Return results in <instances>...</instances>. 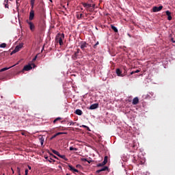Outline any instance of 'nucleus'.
Masks as SVG:
<instances>
[{"label": "nucleus", "instance_id": "obj_53", "mask_svg": "<svg viewBox=\"0 0 175 175\" xmlns=\"http://www.w3.org/2000/svg\"><path fill=\"white\" fill-rule=\"evenodd\" d=\"M86 162H88V163H91V161H88V160H87Z\"/></svg>", "mask_w": 175, "mask_h": 175}, {"label": "nucleus", "instance_id": "obj_50", "mask_svg": "<svg viewBox=\"0 0 175 175\" xmlns=\"http://www.w3.org/2000/svg\"><path fill=\"white\" fill-rule=\"evenodd\" d=\"M57 122V120H55V119L53 120V124H55V122Z\"/></svg>", "mask_w": 175, "mask_h": 175}, {"label": "nucleus", "instance_id": "obj_43", "mask_svg": "<svg viewBox=\"0 0 175 175\" xmlns=\"http://www.w3.org/2000/svg\"><path fill=\"white\" fill-rule=\"evenodd\" d=\"M57 136H58V135H57V134H55L54 135H53V137H51V139H54V138L57 137Z\"/></svg>", "mask_w": 175, "mask_h": 175}, {"label": "nucleus", "instance_id": "obj_29", "mask_svg": "<svg viewBox=\"0 0 175 175\" xmlns=\"http://www.w3.org/2000/svg\"><path fill=\"white\" fill-rule=\"evenodd\" d=\"M56 135H57V136H59V135H66V133H61V132H59V133H56Z\"/></svg>", "mask_w": 175, "mask_h": 175}, {"label": "nucleus", "instance_id": "obj_32", "mask_svg": "<svg viewBox=\"0 0 175 175\" xmlns=\"http://www.w3.org/2000/svg\"><path fill=\"white\" fill-rule=\"evenodd\" d=\"M16 170H17L18 174H20V172H21V170L20 169V167H17Z\"/></svg>", "mask_w": 175, "mask_h": 175}, {"label": "nucleus", "instance_id": "obj_31", "mask_svg": "<svg viewBox=\"0 0 175 175\" xmlns=\"http://www.w3.org/2000/svg\"><path fill=\"white\" fill-rule=\"evenodd\" d=\"M50 155L52 157V158H55V159H58V157H57L55 156L54 154L50 153Z\"/></svg>", "mask_w": 175, "mask_h": 175}, {"label": "nucleus", "instance_id": "obj_38", "mask_svg": "<svg viewBox=\"0 0 175 175\" xmlns=\"http://www.w3.org/2000/svg\"><path fill=\"white\" fill-rule=\"evenodd\" d=\"M25 175H28V169L25 170Z\"/></svg>", "mask_w": 175, "mask_h": 175}, {"label": "nucleus", "instance_id": "obj_23", "mask_svg": "<svg viewBox=\"0 0 175 175\" xmlns=\"http://www.w3.org/2000/svg\"><path fill=\"white\" fill-rule=\"evenodd\" d=\"M6 43H2L1 44H0V47L1 49H5V47H6Z\"/></svg>", "mask_w": 175, "mask_h": 175}, {"label": "nucleus", "instance_id": "obj_13", "mask_svg": "<svg viewBox=\"0 0 175 175\" xmlns=\"http://www.w3.org/2000/svg\"><path fill=\"white\" fill-rule=\"evenodd\" d=\"M166 15L167 16V20H169V21H170L172 20V12H170L169 10L165 12Z\"/></svg>", "mask_w": 175, "mask_h": 175}, {"label": "nucleus", "instance_id": "obj_6", "mask_svg": "<svg viewBox=\"0 0 175 175\" xmlns=\"http://www.w3.org/2000/svg\"><path fill=\"white\" fill-rule=\"evenodd\" d=\"M32 69V64H28L23 67V72H28Z\"/></svg>", "mask_w": 175, "mask_h": 175}, {"label": "nucleus", "instance_id": "obj_52", "mask_svg": "<svg viewBox=\"0 0 175 175\" xmlns=\"http://www.w3.org/2000/svg\"><path fill=\"white\" fill-rule=\"evenodd\" d=\"M12 170L13 174H14V170H13V168H12Z\"/></svg>", "mask_w": 175, "mask_h": 175}, {"label": "nucleus", "instance_id": "obj_55", "mask_svg": "<svg viewBox=\"0 0 175 175\" xmlns=\"http://www.w3.org/2000/svg\"><path fill=\"white\" fill-rule=\"evenodd\" d=\"M20 0H16V2H19Z\"/></svg>", "mask_w": 175, "mask_h": 175}, {"label": "nucleus", "instance_id": "obj_12", "mask_svg": "<svg viewBox=\"0 0 175 175\" xmlns=\"http://www.w3.org/2000/svg\"><path fill=\"white\" fill-rule=\"evenodd\" d=\"M116 75L120 77H124V75H122V72L120 68L116 69Z\"/></svg>", "mask_w": 175, "mask_h": 175}, {"label": "nucleus", "instance_id": "obj_3", "mask_svg": "<svg viewBox=\"0 0 175 175\" xmlns=\"http://www.w3.org/2000/svg\"><path fill=\"white\" fill-rule=\"evenodd\" d=\"M23 46H24V44H23V43L19 44L18 45H17L15 47L14 50L12 51L11 54H14L16 53H18V51H20V50H21V49H23Z\"/></svg>", "mask_w": 175, "mask_h": 175}, {"label": "nucleus", "instance_id": "obj_30", "mask_svg": "<svg viewBox=\"0 0 175 175\" xmlns=\"http://www.w3.org/2000/svg\"><path fill=\"white\" fill-rule=\"evenodd\" d=\"M83 128H85L88 131H91L90 130V127H88V126L85 125H82Z\"/></svg>", "mask_w": 175, "mask_h": 175}, {"label": "nucleus", "instance_id": "obj_56", "mask_svg": "<svg viewBox=\"0 0 175 175\" xmlns=\"http://www.w3.org/2000/svg\"><path fill=\"white\" fill-rule=\"evenodd\" d=\"M50 1V2H53V0H49Z\"/></svg>", "mask_w": 175, "mask_h": 175}, {"label": "nucleus", "instance_id": "obj_48", "mask_svg": "<svg viewBox=\"0 0 175 175\" xmlns=\"http://www.w3.org/2000/svg\"><path fill=\"white\" fill-rule=\"evenodd\" d=\"M28 169H29V170H31L32 169V167H31V166L28 165Z\"/></svg>", "mask_w": 175, "mask_h": 175}, {"label": "nucleus", "instance_id": "obj_16", "mask_svg": "<svg viewBox=\"0 0 175 175\" xmlns=\"http://www.w3.org/2000/svg\"><path fill=\"white\" fill-rule=\"evenodd\" d=\"M39 140L41 144V146H43V143H44V138L42 136L39 137Z\"/></svg>", "mask_w": 175, "mask_h": 175}, {"label": "nucleus", "instance_id": "obj_24", "mask_svg": "<svg viewBox=\"0 0 175 175\" xmlns=\"http://www.w3.org/2000/svg\"><path fill=\"white\" fill-rule=\"evenodd\" d=\"M107 156H105V157H104V161H103V163H104V164H105L106 165V163H107Z\"/></svg>", "mask_w": 175, "mask_h": 175}, {"label": "nucleus", "instance_id": "obj_33", "mask_svg": "<svg viewBox=\"0 0 175 175\" xmlns=\"http://www.w3.org/2000/svg\"><path fill=\"white\" fill-rule=\"evenodd\" d=\"M99 44V42H97L94 45V49H96V46Z\"/></svg>", "mask_w": 175, "mask_h": 175}, {"label": "nucleus", "instance_id": "obj_11", "mask_svg": "<svg viewBox=\"0 0 175 175\" xmlns=\"http://www.w3.org/2000/svg\"><path fill=\"white\" fill-rule=\"evenodd\" d=\"M83 7L85 8L86 10H88L90 8H92V5L87 3H82Z\"/></svg>", "mask_w": 175, "mask_h": 175}, {"label": "nucleus", "instance_id": "obj_42", "mask_svg": "<svg viewBox=\"0 0 175 175\" xmlns=\"http://www.w3.org/2000/svg\"><path fill=\"white\" fill-rule=\"evenodd\" d=\"M5 8H6L7 9H9V4L6 3L5 5Z\"/></svg>", "mask_w": 175, "mask_h": 175}, {"label": "nucleus", "instance_id": "obj_60", "mask_svg": "<svg viewBox=\"0 0 175 175\" xmlns=\"http://www.w3.org/2000/svg\"><path fill=\"white\" fill-rule=\"evenodd\" d=\"M91 10H92V9L90 10V12H91Z\"/></svg>", "mask_w": 175, "mask_h": 175}, {"label": "nucleus", "instance_id": "obj_19", "mask_svg": "<svg viewBox=\"0 0 175 175\" xmlns=\"http://www.w3.org/2000/svg\"><path fill=\"white\" fill-rule=\"evenodd\" d=\"M52 152H53V154H55V155H57V157L59 155V152L54 149L51 150Z\"/></svg>", "mask_w": 175, "mask_h": 175}, {"label": "nucleus", "instance_id": "obj_58", "mask_svg": "<svg viewBox=\"0 0 175 175\" xmlns=\"http://www.w3.org/2000/svg\"><path fill=\"white\" fill-rule=\"evenodd\" d=\"M10 68H10H13V66H11V67H9Z\"/></svg>", "mask_w": 175, "mask_h": 175}, {"label": "nucleus", "instance_id": "obj_47", "mask_svg": "<svg viewBox=\"0 0 175 175\" xmlns=\"http://www.w3.org/2000/svg\"><path fill=\"white\" fill-rule=\"evenodd\" d=\"M148 96H150V95L147 94L146 96H145V99L148 98Z\"/></svg>", "mask_w": 175, "mask_h": 175}, {"label": "nucleus", "instance_id": "obj_41", "mask_svg": "<svg viewBox=\"0 0 175 175\" xmlns=\"http://www.w3.org/2000/svg\"><path fill=\"white\" fill-rule=\"evenodd\" d=\"M60 120H62V118H57L55 119V121H60Z\"/></svg>", "mask_w": 175, "mask_h": 175}, {"label": "nucleus", "instance_id": "obj_20", "mask_svg": "<svg viewBox=\"0 0 175 175\" xmlns=\"http://www.w3.org/2000/svg\"><path fill=\"white\" fill-rule=\"evenodd\" d=\"M45 159L48 160L49 162H51V161H53V162H55V161H54L51 157H45Z\"/></svg>", "mask_w": 175, "mask_h": 175}, {"label": "nucleus", "instance_id": "obj_51", "mask_svg": "<svg viewBox=\"0 0 175 175\" xmlns=\"http://www.w3.org/2000/svg\"><path fill=\"white\" fill-rule=\"evenodd\" d=\"M9 1V0H5L4 2H6L8 3V2Z\"/></svg>", "mask_w": 175, "mask_h": 175}, {"label": "nucleus", "instance_id": "obj_2", "mask_svg": "<svg viewBox=\"0 0 175 175\" xmlns=\"http://www.w3.org/2000/svg\"><path fill=\"white\" fill-rule=\"evenodd\" d=\"M76 50L77 51L72 55V59H73L74 61H76V59L79 58H81V51H80L79 49H77Z\"/></svg>", "mask_w": 175, "mask_h": 175}, {"label": "nucleus", "instance_id": "obj_34", "mask_svg": "<svg viewBox=\"0 0 175 175\" xmlns=\"http://www.w3.org/2000/svg\"><path fill=\"white\" fill-rule=\"evenodd\" d=\"M81 161H82V162H87V159L82 158V159H81Z\"/></svg>", "mask_w": 175, "mask_h": 175}, {"label": "nucleus", "instance_id": "obj_10", "mask_svg": "<svg viewBox=\"0 0 175 175\" xmlns=\"http://www.w3.org/2000/svg\"><path fill=\"white\" fill-rule=\"evenodd\" d=\"M107 169H109V167H107V166H104L103 168H101L100 170H98L96 173V174H99V173H100V172H106V170H107Z\"/></svg>", "mask_w": 175, "mask_h": 175}, {"label": "nucleus", "instance_id": "obj_45", "mask_svg": "<svg viewBox=\"0 0 175 175\" xmlns=\"http://www.w3.org/2000/svg\"><path fill=\"white\" fill-rule=\"evenodd\" d=\"M139 72H140L139 70H137L134 71L135 73H139Z\"/></svg>", "mask_w": 175, "mask_h": 175}, {"label": "nucleus", "instance_id": "obj_35", "mask_svg": "<svg viewBox=\"0 0 175 175\" xmlns=\"http://www.w3.org/2000/svg\"><path fill=\"white\" fill-rule=\"evenodd\" d=\"M76 167H77L78 169H81V165L77 164V165H76Z\"/></svg>", "mask_w": 175, "mask_h": 175}, {"label": "nucleus", "instance_id": "obj_1", "mask_svg": "<svg viewBox=\"0 0 175 175\" xmlns=\"http://www.w3.org/2000/svg\"><path fill=\"white\" fill-rule=\"evenodd\" d=\"M65 39V34L59 33L57 34L55 40L57 43H59V46L64 44V40Z\"/></svg>", "mask_w": 175, "mask_h": 175}, {"label": "nucleus", "instance_id": "obj_17", "mask_svg": "<svg viewBox=\"0 0 175 175\" xmlns=\"http://www.w3.org/2000/svg\"><path fill=\"white\" fill-rule=\"evenodd\" d=\"M111 28L113 29V31H114V32H118V29L114 25H111Z\"/></svg>", "mask_w": 175, "mask_h": 175}, {"label": "nucleus", "instance_id": "obj_26", "mask_svg": "<svg viewBox=\"0 0 175 175\" xmlns=\"http://www.w3.org/2000/svg\"><path fill=\"white\" fill-rule=\"evenodd\" d=\"M70 151H77V148L71 146L70 147Z\"/></svg>", "mask_w": 175, "mask_h": 175}, {"label": "nucleus", "instance_id": "obj_39", "mask_svg": "<svg viewBox=\"0 0 175 175\" xmlns=\"http://www.w3.org/2000/svg\"><path fill=\"white\" fill-rule=\"evenodd\" d=\"M83 14H80V16L77 15V18H81Z\"/></svg>", "mask_w": 175, "mask_h": 175}, {"label": "nucleus", "instance_id": "obj_44", "mask_svg": "<svg viewBox=\"0 0 175 175\" xmlns=\"http://www.w3.org/2000/svg\"><path fill=\"white\" fill-rule=\"evenodd\" d=\"M75 123L73 122H70V125H72V126H73V125H75Z\"/></svg>", "mask_w": 175, "mask_h": 175}, {"label": "nucleus", "instance_id": "obj_49", "mask_svg": "<svg viewBox=\"0 0 175 175\" xmlns=\"http://www.w3.org/2000/svg\"><path fill=\"white\" fill-rule=\"evenodd\" d=\"M131 75H135V71L131 72Z\"/></svg>", "mask_w": 175, "mask_h": 175}, {"label": "nucleus", "instance_id": "obj_36", "mask_svg": "<svg viewBox=\"0 0 175 175\" xmlns=\"http://www.w3.org/2000/svg\"><path fill=\"white\" fill-rule=\"evenodd\" d=\"M36 58H38V55H36V56H35V57H33V59H32V62H35V61H36Z\"/></svg>", "mask_w": 175, "mask_h": 175}, {"label": "nucleus", "instance_id": "obj_15", "mask_svg": "<svg viewBox=\"0 0 175 175\" xmlns=\"http://www.w3.org/2000/svg\"><path fill=\"white\" fill-rule=\"evenodd\" d=\"M75 114H77V116H82L83 111H81V109H77L75 111Z\"/></svg>", "mask_w": 175, "mask_h": 175}, {"label": "nucleus", "instance_id": "obj_9", "mask_svg": "<svg viewBox=\"0 0 175 175\" xmlns=\"http://www.w3.org/2000/svg\"><path fill=\"white\" fill-rule=\"evenodd\" d=\"M98 106H99V104L94 103V104L90 105L89 109H90V110H95V109H98Z\"/></svg>", "mask_w": 175, "mask_h": 175}, {"label": "nucleus", "instance_id": "obj_27", "mask_svg": "<svg viewBox=\"0 0 175 175\" xmlns=\"http://www.w3.org/2000/svg\"><path fill=\"white\" fill-rule=\"evenodd\" d=\"M68 167H69V170H70L71 172H72V170L75 169V167L73 166H72L71 165H69Z\"/></svg>", "mask_w": 175, "mask_h": 175}, {"label": "nucleus", "instance_id": "obj_14", "mask_svg": "<svg viewBox=\"0 0 175 175\" xmlns=\"http://www.w3.org/2000/svg\"><path fill=\"white\" fill-rule=\"evenodd\" d=\"M138 103H139V98L135 97V98L133 99L132 104H133V105H137Z\"/></svg>", "mask_w": 175, "mask_h": 175}, {"label": "nucleus", "instance_id": "obj_18", "mask_svg": "<svg viewBox=\"0 0 175 175\" xmlns=\"http://www.w3.org/2000/svg\"><path fill=\"white\" fill-rule=\"evenodd\" d=\"M59 158H62V159H64V161H68V159L66 158V157H65V155H62L61 154H59Z\"/></svg>", "mask_w": 175, "mask_h": 175}, {"label": "nucleus", "instance_id": "obj_37", "mask_svg": "<svg viewBox=\"0 0 175 175\" xmlns=\"http://www.w3.org/2000/svg\"><path fill=\"white\" fill-rule=\"evenodd\" d=\"M72 172L75 173H79V171L76 169V168H74V170H72Z\"/></svg>", "mask_w": 175, "mask_h": 175}, {"label": "nucleus", "instance_id": "obj_46", "mask_svg": "<svg viewBox=\"0 0 175 175\" xmlns=\"http://www.w3.org/2000/svg\"><path fill=\"white\" fill-rule=\"evenodd\" d=\"M92 8L93 10L95 9V4H92Z\"/></svg>", "mask_w": 175, "mask_h": 175}, {"label": "nucleus", "instance_id": "obj_28", "mask_svg": "<svg viewBox=\"0 0 175 175\" xmlns=\"http://www.w3.org/2000/svg\"><path fill=\"white\" fill-rule=\"evenodd\" d=\"M16 10L18 11V8L20 7V3L18 1H16Z\"/></svg>", "mask_w": 175, "mask_h": 175}, {"label": "nucleus", "instance_id": "obj_5", "mask_svg": "<svg viewBox=\"0 0 175 175\" xmlns=\"http://www.w3.org/2000/svg\"><path fill=\"white\" fill-rule=\"evenodd\" d=\"M26 23H28L30 31H31V32H33L35 31V25L33 24V23L28 20L26 21Z\"/></svg>", "mask_w": 175, "mask_h": 175}, {"label": "nucleus", "instance_id": "obj_22", "mask_svg": "<svg viewBox=\"0 0 175 175\" xmlns=\"http://www.w3.org/2000/svg\"><path fill=\"white\" fill-rule=\"evenodd\" d=\"M105 165L106 164H104V163L102 162L100 163L97 164V167H102V166H105Z\"/></svg>", "mask_w": 175, "mask_h": 175}, {"label": "nucleus", "instance_id": "obj_8", "mask_svg": "<svg viewBox=\"0 0 175 175\" xmlns=\"http://www.w3.org/2000/svg\"><path fill=\"white\" fill-rule=\"evenodd\" d=\"M33 17H35V12H33V10H31L29 12V21H32Z\"/></svg>", "mask_w": 175, "mask_h": 175}, {"label": "nucleus", "instance_id": "obj_25", "mask_svg": "<svg viewBox=\"0 0 175 175\" xmlns=\"http://www.w3.org/2000/svg\"><path fill=\"white\" fill-rule=\"evenodd\" d=\"M8 69H10V68H3L0 70V72H5V70H8Z\"/></svg>", "mask_w": 175, "mask_h": 175}, {"label": "nucleus", "instance_id": "obj_54", "mask_svg": "<svg viewBox=\"0 0 175 175\" xmlns=\"http://www.w3.org/2000/svg\"><path fill=\"white\" fill-rule=\"evenodd\" d=\"M31 65H33V68H35V64H32Z\"/></svg>", "mask_w": 175, "mask_h": 175}, {"label": "nucleus", "instance_id": "obj_21", "mask_svg": "<svg viewBox=\"0 0 175 175\" xmlns=\"http://www.w3.org/2000/svg\"><path fill=\"white\" fill-rule=\"evenodd\" d=\"M30 3H31V6L32 9H33V6L35 5V0H31Z\"/></svg>", "mask_w": 175, "mask_h": 175}, {"label": "nucleus", "instance_id": "obj_4", "mask_svg": "<svg viewBox=\"0 0 175 175\" xmlns=\"http://www.w3.org/2000/svg\"><path fill=\"white\" fill-rule=\"evenodd\" d=\"M90 46V44L88 43H86L85 41H82L80 42V47L83 51H85V50Z\"/></svg>", "mask_w": 175, "mask_h": 175}, {"label": "nucleus", "instance_id": "obj_59", "mask_svg": "<svg viewBox=\"0 0 175 175\" xmlns=\"http://www.w3.org/2000/svg\"><path fill=\"white\" fill-rule=\"evenodd\" d=\"M18 175H21V173H19V174Z\"/></svg>", "mask_w": 175, "mask_h": 175}, {"label": "nucleus", "instance_id": "obj_7", "mask_svg": "<svg viewBox=\"0 0 175 175\" xmlns=\"http://www.w3.org/2000/svg\"><path fill=\"white\" fill-rule=\"evenodd\" d=\"M161 9H163V6L160 5L159 7L154 6L152 8V12L157 13V12H161Z\"/></svg>", "mask_w": 175, "mask_h": 175}, {"label": "nucleus", "instance_id": "obj_57", "mask_svg": "<svg viewBox=\"0 0 175 175\" xmlns=\"http://www.w3.org/2000/svg\"><path fill=\"white\" fill-rule=\"evenodd\" d=\"M151 95H152H152H154V93H152Z\"/></svg>", "mask_w": 175, "mask_h": 175}, {"label": "nucleus", "instance_id": "obj_40", "mask_svg": "<svg viewBox=\"0 0 175 175\" xmlns=\"http://www.w3.org/2000/svg\"><path fill=\"white\" fill-rule=\"evenodd\" d=\"M21 135H23V136H26L27 133H25V131H23L21 133Z\"/></svg>", "mask_w": 175, "mask_h": 175}]
</instances>
